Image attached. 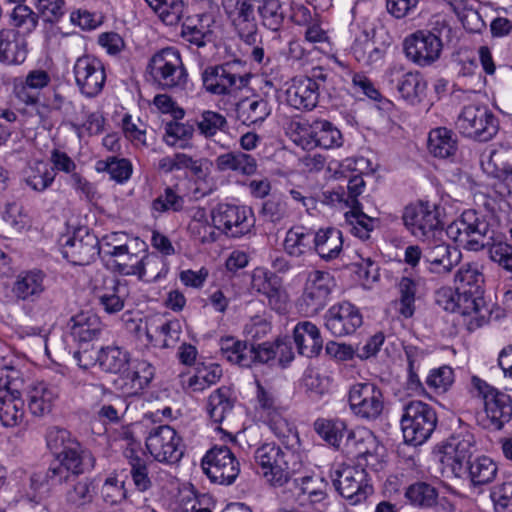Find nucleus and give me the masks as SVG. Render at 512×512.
I'll return each instance as SVG.
<instances>
[{
    "label": "nucleus",
    "mask_w": 512,
    "mask_h": 512,
    "mask_svg": "<svg viewBox=\"0 0 512 512\" xmlns=\"http://www.w3.org/2000/svg\"><path fill=\"white\" fill-rule=\"evenodd\" d=\"M376 211V208L356 206L346 212L345 218L350 226V232L362 240L368 239L378 223V218L374 216Z\"/></svg>",
    "instance_id": "f704fd0d"
},
{
    "label": "nucleus",
    "mask_w": 512,
    "mask_h": 512,
    "mask_svg": "<svg viewBox=\"0 0 512 512\" xmlns=\"http://www.w3.org/2000/svg\"><path fill=\"white\" fill-rule=\"evenodd\" d=\"M288 452L273 443L257 448L254 459L258 473L273 486H282L289 480Z\"/></svg>",
    "instance_id": "9b49d317"
},
{
    "label": "nucleus",
    "mask_w": 512,
    "mask_h": 512,
    "mask_svg": "<svg viewBox=\"0 0 512 512\" xmlns=\"http://www.w3.org/2000/svg\"><path fill=\"white\" fill-rule=\"evenodd\" d=\"M491 220L490 216L466 210L447 226L446 235L466 250L479 251L494 238Z\"/></svg>",
    "instance_id": "f257e3e1"
},
{
    "label": "nucleus",
    "mask_w": 512,
    "mask_h": 512,
    "mask_svg": "<svg viewBox=\"0 0 512 512\" xmlns=\"http://www.w3.org/2000/svg\"><path fill=\"white\" fill-rule=\"evenodd\" d=\"M427 83L418 71L406 72L397 78L396 89L400 96L409 104L420 103L425 96Z\"/></svg>",
    "instance_id": "ea45409f"
},
{
    "label": "nucleus",
    "mask_w": 512,
    "mask_h": 512,
    "mask_svg": "<svg viewBox=\"0 0 512 512\" xmlns=\"http://www.w3.org/2000/svg\"><path fill=\"white\" fill-rule=\"evenodd\" d=\"M402 220L410 234L422 242L443 235L438 207L434 203L418 201L407 205Z\"/></svg>",
    "instance_id": "20e7f679"
},
{
    "label": "nucleus",
    "mask_w": 512,
    "mask_h": 512,
    "mask_svg": "<svg viewBox=\"0 0 512 512\" xmlns=\"http://www.w3.org/2000/svg\"><path fill=\"white\" fill-rule=\"evenodd\" d=\"M221 356L232 364L241 367L251 366V345L245 341L228 336L220 339Z\"/></svg>",
    "instance_id": "c03bdc74"
},
{
    "label": "nucleus",
    "mask_w": 512,
    "mask_h": 512,
    "mask_svg": "<svg viewBox=\"0 0 512 512\" xmlns=\"http://www.w3.org/2000/svg\"><path fill=\"white\" fill-rule=\"evenodd\" d=\"M79 442L71 433L57 426L51 427L46 433V444L48 449L56 456L67 450L68 447Z\"/></svg>",
    "instance_id": "69168bd1"
},
{
    "label": "nucleus",
    "mask_w": 512,
    "mask_h": 512,
    "mask_svg": "<svg viewBox=\"0 0 512 512\" xmlns=\"http://www.w3.org/2000/svg\"><path fill=\"white\" fill-rule=\"evenodd\" d=\"M485 413L490 427L500 430L512 419V401L509 395L500 392L488 397L484 403Z\"/></svg>",
    "instance_id": "e433bc0d"
},
{
    "label": "nucleus",
    "mask_w": 512,
    "mask_h": 512,
    "mask_svg": "<svg viewBox=\"0 0 512 512\" xmlns=\"http://www.w3.org/2000/svg\"><path fill=\"white\" fill-rule=\"evenodd\" d=\"M127 288L116 277L105 276L101 283L95 281L93 296L101 309L107 314H116L124 308Z\"/></svg>",
    "instance_id": "5701e85b"
},
{
    "label": "nucleus",
    "mask_w": 512,
    "mask_h": 512,
    "mask_svg": "<svg viewBox=\"0 0 512 512\" xmlns=\"http://www.w3.org/2000/svg\"><path fill=\"white\" fill-rule=\"evenodd\" d=\"M153 84L162 90L183 89L188 73L180 52L174 47L163 48L152 55L146 67Z\"/></svg>",
    "instance_id": "f03ea898"
},
{
    "label": "nucleus",
    "mask_w": 512,
    "mask_h": 512,
    "mask_svg": "<svg viewBox=\"0 0 512 512\" xmlns=\"http://www.w3.org/2000/svg\"><path fill=\"white\" fill-rule=\"evenodd\" d=\"M67 327L73 339L79 343L98 339L103 330L100 318L90 311H81L72 316Z\"/></svg>",
    "instance_id": "bb28decb"
},
{
    "label": "nucleus",
    "mask_w": 512,
    "mask_h": 512,
    "mask_svg": "<svg viewBox=\"0 0 512 512\" xmlns=\"http://www.w3.org/2000/svg\"><path fill=\"white\" fill-rule=\"evenodd\" d=\"M201 19L188 18L182 25L181 36L191 45L201 48L211 41L212 31Z\"/></svg>",
    "instance_id": "4d7b16f0"
},
{
    "label": "nucleus",
    "mask_w": 512,
    "mask_h": 512,
    "mask_svg": "<svg viewBox=\"0 0 512 512\" xmlns=\"http://www.w3.org/2000/svg\"><path fill=\"white\" fill-rule=\"evenodd\" d=\"M335 490L351 505L360 504L373 494L368 473L360 465L339 464L330 472Z\"/></svg>",
    "instance_id": "39448f33"
},
{
    "label": "nucleus",
    "mask_w": 512,
    "mask_h": 512,
    "mask_svg": "<svg viewBox=\"0 0 512 512\" xmlns=\"http://www.w3.org/2000/svg\"><path fill=\"white\" fill-rule=\"evenodd\" d=\"M315 432L328 444L340 447L342 439L348 436L346 424L341 420L317 419L314 422Z\"/></svg>",
    "instance_id": "3c124183"
},
{
    "label": "nucleus",
    "mask_w": 512,
    "mask_h": 512,
    "mask_svg": "<svg viewBox=\"0 0 512 512\" xmlns=\"http://www.w3.org/2000/svg\"><path fill=\"white\" fill-rule=\"evenodd\" d=\"M45 278V273L39 269L22 271L12 287L14 297L22 301H36L45 291Z\"/></svg>",
    "instance_id": "cd10ccee"
},
{
    "label": "nucleus",
    "mask_w": 512,
    "mask_h": 512,
    "mask_svg": "<svg viewBox=\"0 0 512 512\" xmlns=\"http://www.w3.org/2000/svg\"><path fill=\"white\" fill-rule=\"evenodd\" d=\"M131 269H125L126 275H137L139 279L146 281H157L168 272V267L162 256L157 254H146L140 257L135 263H124Z\"/></svg>",
    "instance_id": "72a5a7b5"
},
{
    "label": "nucleus",
    "mask_w": 512,
    "mask_h": 512,
    "mask_svg": "<svg viewBox=\"0 0 512 512\" xmlns=\"http://www.w3.org/2000/svg\"><path fill=\"white\" fill-rule=\"evenodd\" d=\"M455 128L464 137L487 142L498 133L499 122L488 107L468 105L458 115Z\"/></svg>",
    "instance_id": "423d86ee"
},
{
    "label": "nucleus",
    "mask_w": 512,
    "mask_h": 512,
    "mask_svg": "<svg viewBox=\"0 0 512 512\" xmlns=\"http://www.w3.org/2000/svg\"><path fill=\"white\" fill-rule=\"evenodd\" d=\"M185 204L184 197L173 187H166L151 203L153 218H158L163 213L180 212Z\"/></svg>",
    "instance_id": "8fccbe9b"
},
{
    "label": "nucleus",
    "mask_w": 512,
    "mask_h": 512,
    "mask_svg": "<svg viewBox=\"0 0 512 512\" xmlns=\"http://www.w3.org/2000/svg\"><path fill=\"white\" fill-rule=\"evenodd\" d=\"M201 79L204 89L217 96L236 95L248 86L250 76L236 71V63L226 62L206 67Z\"/></svg>",
    "instance_id": "0eeeda50"
},
{
    "label": "nucleus",
    "mask_w": 512,
    "mask_h": 512,
    "mask_svg": "<svg viewBox=\"0 0 512 512\" xmlns=\"http://www.w3.org/2000/svg\"><path fill=\"white\" fill-rule=\"evenodd\" d=\"M95 495V486L90 478H82L74 483L66 492V502L75 507L83 508L92 503Z\"/></svg>",
    "instance_id": "6e6d98bb"
},
{
    "label": "nucleus",
    "mask_w": 512,
    "mask_h": 512,
    "mask_svg": "<svg viewBox=\"0 0 512 512\" xmlns=\"http://www.w3.org/2000/svg\"><path fill=\"white\" fill-rule=\"evenodd\" d=\"M455 283L461 293L476 289L477 292H483L482 284L484 283V277L476 265L465 264L456 273Z\"/></svg>",
    "instance_id": "bf43d9fd"
},
{
    "label": "nucleus",
    "mask_w": 512,
    "mask_h": 512,
    "mask_svg": "<svg viewBox=\"0 0 512 512\" xmlns=\"http://www.w3.org/2000/svg\"><path fill=\"white\" fill-rule=\"evenodd\" d=\"M314 229L294 225L286 232L283 249L286 254L294 258H300L313 253Z\"/></svg>",
    "instance_id": "2f4dec72"
},
{
    "label": "nucleus",
    "mask_w": 512,
    "mask_h": 512,
    "mask_svg": "<svg viewBox=\"0 0 512 512\" xmlns=\"http://www.w3.org/2000/svg\"><path fill=\"white\" fill-rule=\"evenodd\" d=\"M101 254L98 237L86 227L78 228L62 247V255L74 265H87Z\"/></svg>",
    "instance_id": "dca6fc26"
},
{
    "label": "nucleus",
    "mask_w": 512,
    "mask_h": 512,
    "mask_svg": "<svg viewBox=\"0 0 512 512\" xmlns=\"http://www.w3.org/2000/svg\"><path fill=\"white\" fill-rule=\"evenodd\" d=\"M237 118L247 126L262 123L270 114L269 102L259 96L247 97L236 105Z\"/></svg>",
    "instance_id": "c9c22d12"
},
{
    "label": "nucleus",
    "mask_w": 512,
    "mask_h": 512,
    "mask_svg": "<svg viewBox=\"0 0 512 512\" xmlns=\"http://www.w3.org/2000/svg\"><path fill=\"white\" fill-rule=\"evenodd\" d=\"M400 424L405 442L414 446L421 445L434 432L437 414L429 404L420 400H411L402 405Z\"/></svg>",
    "instance_id": "7ed1b4c3"
},
{
    "label": "nucleus",
    "mask_w": 512,
    "mask_h": 512,
    "mask_svg": "<svg viewBox=\"0 0 512 512\" xmlns=\"http://www.w3.org/2000/svg\"><path fill=\"white\" fill-rule=\"evenodd\" d=\"M221 376V367L213 364L203 369H198L195 375L188 378L187 387L193 392H201L216 384Z\"/></svg>",
    "instance_id": "e2e57ef3"
},
{
    "label": "nucleus",
    "mask_w": 512,
    "mask_h": 512,
    "mask_svg": "<svg viewBox=\"0 0 512 512\" xmlns=\"http://www.w3.org/2000/svg\"><path fill=\"white\" fill-rule=\"evenodd\" d=\"M214 227L227 236L238 238L254 226L252 211L245 206L220 203L211 212Z\"/></svg>",
    "instance_id": "ddd939ff"
},
{
    "label": "nucleus",
    "mask_w": 512,
    "mask_h": 512,
    "mask_svg": "<svg viewBox=\"0 0 512 512\" xmlns=\"http://www.w3.org/2000/svg\"><path fill=\"white\" fill-rule=\"evenodd\" d=\"M348 402L352 413L366 421L378 419L384 410L381 388L369 381L353 384L349 389Z\"/></svg>",
    "instance_id": "1a4fd4ad"
},
{
    "label": "nucleus",
    "mask_w": 512,
    "mask_h": 512,
    "mask_svg": "<svg viewBox=\"0 0 512 512\" xmlns=\"http://www.w3.org/2000/svg\"><path fill=\"white\" fill-rule=\"evenodd\" d=\"M325 327L335 337L353 334L363 323L359 309L343 301L331 306L325 314Z\"/></svg>",
    "instance_id": "6ab92c4d"
},
{
    "label": "nucleus",
    "mask_w": 512,
    "mask_h": 512,
    "mask_svg": "<svg viewBox=\"0 0 512 512\" xmlns=\"http://www.w3.org/2000/svg\"><path fill=\"white\" fill-rule=\"evenodd\" d=\"M201 466L212 482L221 485L233 484L240 473L238 459L225 445L214 446L207 451Z\"/></svg>",
    "instance_id": "9d476101"
},
{
    "label": "nucleus",
    "mask_w": 512,
    "mask_h": 512,
    "mask_svg": "<svg viewBox=\"0 0 512 512\" xmlns=\"http://www.w3.org/2000/svg\"><path fill=\"white\" fill-rule=\"evenodd\" d=\"M343 248L342 232L333 227L314 230L313 253L329 262L336 259Z\"/></svg>",
    "instance_id": "7c9ffc66"
},
{
    "label": "nucleus",
    "mask_w": 512,
    "mask_h": 512,
    "mask_svg": "<svg viewBox=\"0 0 512 512\" xmlns=\"http://www.w3.org/2000/svg\"><path fill=\"white\" fill-rule=\"evenodd\" d=\"M443 46L425 30H418L404 40L406 57L421 67L432 65L441 55Z\"/></svg>",
    "instance_id": "f3484780"
},
{
    "label": "nucleus",
    "mask_w": 512,
    "mask_h": 512,
    "mask_svg": "<svg viewBox=\"0 0 512 512\" xmlns=\"http://www.w3.org/2000/svg\"><path fill=\"white\" fill-rule=\"evenodd\" d=\"M475 439L470 432H461L449 438L444 447L443 463L450 466L456 477H463L467 472V465L471 462Z\"/></svg>",
    "instance_id": "412c9836"
},
{
    "label": "nucleus",
    "mask_w": 512,
    "mask_h": 512,
    "mask_svg": "<svg viewBox=\"0 0 512 512\" xmlns=\"http://www.w3.org/2000/svg\"><path fill=\"white\" fill-rule=\"evenodd\" d=\"M353 53L357 61L366 65H372L380 62L385 55V49L376 47L368 34L365 33L364 41L357 40L353 46Z\"/></svg>",
    "instance_id": "338daca9"
},
{
    "label": "nucleus",
    "mask_w": 512,
    "mask_h": 512,
    "mask_svg": "<svg viewBox=\"0 0 512 512\" xmlns=\"http://www.w3.org/2000/svg\"><path fill=\"white\" fill-rule=\"evenodd\" d=\"M124 455L131 467L130 474L135 487L144 492L151 487L146 460L133 448L125 450Z\"/></svg>",
    "instance_id": "603ef678"
},
{
    "label": "nucleus",
    "mask_w": 512,
    "mask_h": 512,
    "mask_svg": "<svg viewBox=\"0 0 512 512\" xmlns=\"http://www.w3.org/2000/svg\"><path fill=\"white\" fill-rule=\"evenodd\" d=\"M125 475L111 473L104 481L101 488L103 500L110 505L120 504L127 498L125 488Z\"/></svg>",
    "instance_id": "13d9d810"
},
{
    "label": "nucleus",
    "mask_w": 512,
    "mask_h": 512,
    "mask_svg": "<svg viewBox=\"0 0 512 512\" xmlns=\"http://www.w3.org/2000/svg\"><path fill=\"white\" fill-rule=\"evenodd\" d=\"M346 446L354 448L355 457L369 464V458H374L378 450V441L375 435L368 429L351 431L346 439Z\"/></svg>",
    "instance_id": "37998d69"
},
{
    "label": "nucleus",
    "mask_w": 512,
    "mask_h": 512,
    "mask_svg": "<svg viewBox=\"0 0 512 512\" xmlns=\"http://www.w3.org/2000/svg\"><path fill=\"white\" fill-rule=\"evenodd\" d=\"M234 399L228 387L222 386L210 394L206 410L211 421L215 424L223 423L232 414Z\"/></svg>",
    "instance_id": "58836bf2"
},
{
    "label": "nucleus",
    "mask_w": 512,
    "mask_h": 512,
    "mask_svg": "<svg viewBox=\"0 0 512 512\" xmlns=\"http://www.w3.org/2000/svg\"><path fill=\"white\" fill-rule=\"evenodd\" d=\"M257 11L265 28L278 32L283 26L286 13L279 0H261Z\"/></svg>",
    "instance_id": "09e8293b"
},
{
    "label": "nucleus",
    "mask_w": 512,
    "mask_h": 512,
    "mask_svg": "<svg viewBox=\"0 0 512 512\" xmlns=\"http://www.w3.org/2000/svg\"><path fill=\"white\" fill-rule=\"evenodd\" d=\"M423 258L429 272L445 275L450 273L461 260V252L445 243L441 236L426 240Z\"/></svg>",
    "instance_id": "a211bd4d"
},
{
    "label": "nucleus",
    "mask_w": 512,
    "mask_h": 512,
    "mask_svg": "<svg viewBox=\"0 0 512 512\" xmlns=\"http://www.w3.org/2000/svg\"><path fill=\"white\" fill-rule=\"evenodd\" d=\"M417 289L418 282L411 277L403 276L398 282V290L400 293L399 312L405 318H409L414 314Z\"/></svg>",
    "instance_id": "680f3d73"
},
{
    "label": "nucleus",
    "mask_w": 512,
    "mask_h": 512,
    "mask_svg": "<svg viewBox=\"0 0 512 512\" xmlns=\"http://www.w3.org/2000/svg\"><path fill=\"white\" fill-rule=\"evenodd\" d=\"M222 6L239 37L248 44L255 43L258 27L250 0H222Z\"/></svg>",
    "instance_id": "aec40b11"
},
{
    "label": "nucleus",
    "mask_w": 512,
    "mask_h": 512,
    "mask_svg": "<svg viewBox=\"0 0 512 512\" xmlns=\"http://www.w3.org/2000/svg\"><path fill=\"white\" fill-rule=\"evenodd\" d=\"M58 393L55 387L44 382L33 385L28 391V408L35 416H43L52 409Z\"/></svg>",
    "instance_id": "a19ab883"
},
{
    "label": "nucleus",
    "mask_w": 512,
    "mask_h": 512,
    "mask_svg": "<svg viewBox=\"0 0 512 512\" xmlns=\"http://www.w3.org/2000/svg\"><path fill=\"white\" fill-rule=\"evenodd\" d=\"M428 150L435 157L452 160L458 150L457 137L445 127L435 128L428 136Z\"/></svg>",
    "instance_id": "4c0bfd02"
},
{
    "label": "nucleus",
    "mask_w": 512,
    "mask_h": 512,
    "mask_svg": "<svg viewBox=\"0 0 512 512\" xmlns=\"http://www.w3.org/2000/svg\"><path fill=\"white\" fill-rule=\"evenodd\" d=\"M97 361L103 371L122 375L129 366L131 358L124 348L110 345L99 350Z\"/></svg>",
    "instance_id": "79ce46f5"
},
{
    "label": "nucleus",
    "mask_w": 512,
    "mask_h": 512,
    "mask_svg": "<svg viewBox=\"0 0 512 512\" xmlns=\"http://www.w3.org/2000/svg\"><path fill=\"white\" fill-rule=\"evenodd\" d=\"M486 169L495 178L507 184L512 183V151L491 152Z\"/></svg>",
    "instance_id": "5fc2aeb1"
},
{
    "label": "nucleus",
    "mask_w": 512,
    "mask_h": 512,
    "mask_svg": "<svg viewBox=\"0 0 512 512\" xmlns=\"http://www.w3.org/2000/svg\"><path fill=\"white\" fill-rule=\"evenodd\" d=\"M252 288L264 295L269 304L277 309L284 303L285 293L282 289L280 279L265 268H256L251 279Z\"/></svg>",
    "instance_id": "c85d7f7f"
},
{
    "label": "nucleus",
    "mask_w": 512,
    "mask_h": 512,
    "mask_svg": "<svg viewBox=\"0 0 512 512\" xmlns=\"http://www.w3.org/2000/svg\"><path fill=\"white\" fill-rule=\"evenodd\" d=\"M437 489L427 482H415L407 487L405 498L407 501L418 508L430 509L437 500Z\"/></svg>",
    "instance_id": "de8ad7c7"
},
{
    "label": "nucleus",
    "mask_w": 512,
    "mask_h": 512,
    "mask_svg": "<svg viewBox=\"0 0 512 512\" xmlns=\"http://www.w3.org/2000/svg\"><path fill=\"white\" fill-rule=\"evenodd\" d=\"M498 467L489 457L476 458L467 465V472L471 483L474 486H481L491 483L497 475Z\"/></svg>",
    "instance_id": "49530a36"
},
{
    "label": "nucleus",
    "mask_w": 512,
    "mask_h": 512,
    "mask_svg": "<svg viewBox=\"0 0 512 512\" xmlns=\"http://www.w3.org/2000/svg\"><path fill=\"white\" fill-rule=\"evenodd\" d=\"M293 337L298 353L307 358L318 356L323 348L320 331L312 322H299L293 330Z\"/></svg>",
    "instance_id": "c756f323"
},
{
    "label": "nucleus",
    "mask_w": 512,
    "mask_h": 512,
    "mask_svg": "<svg viewBox=\"0 0 512 512\" xmlns=\"http://www.w3.org/2000/svg\"><path fill=\"white\" fill-rule=\"evenodd\" d=\"M10 24L17 29L18 35H27L36 29L38 15L26 5H17L10 14Z\"/></svg>",
    "instance_id": "052dcab7"
},
{
    "label": "nucleus",
    "mask_w": 512,
    "mask_h": 512,
    "mask_svg": "<svg viewBox=\"0 0 512 512\" xmlns=\"http://www.w3.org/2000/svg\"><path fill=\"white\" fill-rule=\"evenodd\" d=\"M55 176L56 172L49 163L37 160L29 165L25 181L31 189L43 192L51 186Z\"/></svg>",
    "instance_id": "a18cd8bd"
},
{
    "label": "nucleus",
    "mask_w": 512,
    "mask_h": 512,
    "mask_svg": "<svg viewBox=\"0 0 512 512\" xmlns=\"http://www.w3.org/2000/svg\"><path fill=\"white\" fill-rule=\"evenodd\" d=\"M58 464L50 466L46 472V479L51 484L67 482L70 474L78 476L94 468L95 458L91 452L85 449L79 442L75 446L56 456Z\"/></svg>",
    "instance_id": "6e6552de"
},
{
    "label": "nucleus",
    "mask_w": 512,
    "mask_h": 512,
    "mask_svg": "<svg viewBox=\"0 0 512 512\" xmlns=\"http://www.w3.org/2000/svg\"><path fill=\"white\" fill-rule=\"evenodd\" d=\"M302 137L308 138L307 144L323 149L340 147L343 137L340 130L327 120H315L311 124L295 123Z\"/></svg>",
    "instance_id": "b1692460"
},
{
    "label": "nucleus",
    "mask_w": 512,
    "mask_h": 512,
    "mask_svg": "<svg viewBox=\"0 0 512 512\" xmlns=\"http://www.w3.org/2000/svg\"><path fill=\"white\" fill-rule=\"evenodd\" d=\"M286 102L298 110H312L318 102L319 85L310 77L295 78L286 90Z\"/></svg>",
    "instance_id": "a878e982"
},
{
    "label": "nucleus",
    "mask_w": 512,
    "mask_h": 512,
    "mask_svg": "<svg viewBox=\"0 0 512 512\" xmlns=\"http://www.w3.org/2000/svg\"><path fill=\"white\" fill-rule=\"evenodd\" d=\"M97 171H106L111 179L117 182H124L129 179L132 173V166L127 159H118L108 157L105 160H99L96 164Z\"/></svg>",
    "instance_id": "0e129e2a"
},
{
    "label": "nucleus",
    "mask_w": 512,
    "mask_h": 512,
    "mask_svg": "<svg viewBox=\"0 0 512 512\" xmlns=\"http://www.w3.org/2000/svg\"><path fill=\"white\" fill-rule=\"evenodd\" d=\"M495 512H512V482L495 486L490 493Z\"/></svg>",
    "instance_id": "774afa93"
},
{
    "label": "nucleus",
    "mask_w": 512,
    "mask_h": 512,
    "mask_svg": "<svg viewBox=\"0 0 512 512\" xmlns=\"http://www.w3.org/2000/svg\"><path fill=\"white\" fill-rule=\"evenodd\" d=\"M73 75L79 92L86 98L98 96L106 82L104 64L98 58L90 55L76 59Z\"/></svg>",
    "instance_id": "4468645a"
},
{
    "label": "nucleus",
    "mask_w": 512,
    "mask_h": 512,
    "mask_svg": "<svg viewBox=\"0 0 512 512\" xmlns=\"http://www.w3.org/2000/svg\"><path fill=\"white\" fill-rule=\"evenodd\" d=\"M146 448L156 461L169 464L180 461L184 453L181 437L168 425L150 430L146 437Z\"/></svg>",
    "instance_id": "f8f14e48"
},
{
    "label": "nucleus",
    "mask_w": 512,
    "mask_h": 512,
    "mask_svg": "<svg viewBox=\"0 0 512 512\" xmlns=\"http://www.w3.org/2000/svg\"><path fill=\"white\" fill-rule=\"evenodd\" d=\"M9 384L8 377L0 373V422L5 427H15L23 421L24 401Z\"/></svg>",
    "instance_id": "393cba45"
},
{
    "label": "nucleus",
    "mask_w": 512,
    "mask_h": 512,
    "mask_svg": "<svg viewBox=\"0 0 512 512\" xmlns=\"http://www.w3.org/2000/svg\"><path fill=\"white\" fill-rule=\"evenodd\" d=\"M27 57V43L15 29L0 30V61L21 64Z\"/></svg>",
    "instance_id": "473e14b6"
},
{
    "label": "nucleus",
    "mask_w": 512,
    "mask_h": 512,
    "mask_svg": "<svg viewBox=\"0 0 512 512\" xmlns=\"http://www.w3.org/2000/svg\"><path fill=\"white\" fill-rule=\"evenodd\" d=\"M332 287L333 277L328 272H311L301 296V309L310 316L318 314L327 305Z\"/></svg>",
    "instance_id": "2eb2a0df"
},
{
    "label": "nucleus",
    "mask_w": 512,
    "mask_h": 512,
    "mask_svg": "<svg viewBox=\"0 0 512 512\" xmlns=\"http://www.w3.org/2000/svg\"><path fill=\"white\" fill-rule=\"evenodd\" d=\"M195 126L200 135L205 138L214 137L218 132L228 129V122L224 115L212 110H204L196 119Z\"/></svg>",
    "instance_id": "864d4df0"
},
{
    "label": "nucleus",
    "mask_w": 512,
    "mask_h": 512,
    "mask_svg": "<svg viewBox=\"0 0 512 512\" xmlns=\"http://www.w3.org/2000/svg\"><path fill=\"white\" fill-rule=\"evenodd\" d=\"M155 376V367L147 360L130 361L126 371L115 381L117 390L126 396H134L142 393Z\"/></svg>",
    "instance_id": "4be33fe9"
}]
</instances>
